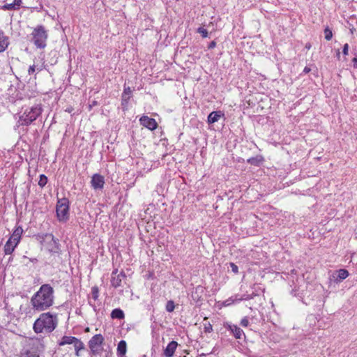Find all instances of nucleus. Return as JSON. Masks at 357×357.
I'll list each match as a JSON object with an SVG mask.
<instances>
[{
	"instance_id": "obj_1",
	"label": "nucleus",
	"mask_w": 357,
	"mask_h": 357,
	"mask_svg": "<svg viewBox=\"0 0 357 357\" xmlns=\"http://www.w3.org/2000/svg\"><path fill=\"white\" fill-rule=\"evenodd\" d=\"M54 289L50 284H42L31 298L32 308L38 312L47 310L54 304Z\"/></svg>"
},
{
	"instance_id": "obj_2",
	"label": "nucleus",
	"mask_w": 357,
	"mask_h": 357,
	"mask_svg": "<svg viewBox=\"0 0 357 357\" xmlns=\"http://www.w3.org/2000/svg\"><path fill=\"white\" fill-rule=\"evenodd\" d=\"M58 325L56 314L43 312L35 321L33 325V331L38 334L43 332L52 333Z\"/></svg>"
},
{
	"instance_id": "obj_3",
	"label": "nucleus",
	"mask_w": 357,
	"mask_h": 357,
	"mask_svg": "<svg viewBox=\"0 0 357 357\" xmlns=\"http://www.w3.org/2000/svg\"><path fill=\"white\" fill-rule=\"evenodd\" d=\"M43 111L40 104H36L25 108L21 112L18 123L20 126H29L41 116Z\"/></svg>"
},
{
	"instance_id": "obj_4",
	"label": "nucleus",
	"mask_w": 357,
	"mask_h": 357,
	"mask_svg": "<svg viewBox=\"0 0 357 357\" xmlns=\"http://www.w3.org/2000/svg\"><path fill=\"white\" fill-rule=\"evenodd\" d=\"M31 36V42L38 49H45L47 46V40L48 33L45 26L43 25H38L33 29Z\"/></svg>"
},
{
	"instance_id": "obj_5",
	"label": "nucleus",
	"mask_w": 357,
	"mask_h": 357,
	"mask_svg": "<svg viewBox=\"0 0 357 357\" xmlns=\"http://www.w3.org/2000/svg\"><path fill=\"white\" fill-rule=\"evenodd\" d=\"M70 202L68 198L58 199L56 205V214L58 220L66 222L69 220Z\"/></svg>"
},
{
	"instance_id": "obj_6",
	"label": "nucleus",
	"mask_w": 357,
	"mask_h": 357,
	"mask_svg": "<svg viewBox=\"0 0 357 357\" xmlns=\"http://www.w3.org/2000/svg\"><path fill=\"white\" fill-rule=\"evenodd\" d=\"M104 337L101 334L93 335L89 341L90 353L95 356H100L103 351Z\"/></svg>"
},
{
	"instance_id": "obj_7",
	"label": "nucleus",
	"mask_w": 357,
	"mask_h": 357,
	"mask_svg": "<svg viewBox=\"0 0 357 357\" xmlns=\"http://www.w3.org/2000/svg\"><path fill=\"white\" fill-rule=\"evenodd\" d=\"M252 293H245L243 294L240 297L238 295L235 296V299H233V297L229 298V299L225 301V305H229L231 303H234V301L239 302L241 301H247L252 299L255 297H259L260 292H263V289L258 285L255 284L252 287Z\"/></svg>"
},
{
	"instance_id": "obj_8",
	"label": "nucleus",
	"mask_w": 357,
	"mask_h": 357,
	"mask_svg": "<svg viewBox=\"0 0 357 357\" xmlns=\"http://www.w3.org/2000/svg\"><path fill=\"white\" fill-rule=\"evenodd\" d=\"M45 237L50 238L47 243V250L51 255H60L61 254V245L58 238H56L52 234H46Z\"/></svg>"
},
{
	"instance_id": "obj_9",
	"label": "nucleus",
	"mask_w": 357,
	"mask_h": 357,
	"mask_svg": "<svg viewBox=\"0 0 357 357\" xmlns=\"http://www.w3.org/2000/svg\"><path fill=\"white\" fill-rule=\"evenodd\" d=\"M126 278V273L123 271H121L119 273L118 269L115 268L112 271L111 277V285L114 288H118L122 286V281Z\"/></svg>"
},
{
	"instance_id": "obj_10",
	"label": "nucleus",
	"mask_w": 357,
	"mask_h": 357,
	"mask_svg": "<svg viewBox=\"0 0 357 357\" xmlns=\"http://www.w3.org/2000/svg\"><path fill=\"white\" fill-rule=\"evenodd\" d=\"M224 328L230 332V333L236 339H241L243 336L245 337L243 331L238 327L237 325H234L231 323L226 322L224 324Z\"/></svg>"
},
{
	"instance_id": "obj_11",
	"label": "nucleus",
	"mask_w": 357,
	"mask_h": 357,
	"mask_svg": "<svg viewBox=\"0 0 357 357\" xmlns=\"http://www.w3.org/2000/svg\"><path fill=\"white\" fill-rule=\"evenodd\" d=\"M139 123L142 126L150 130H155L158 128V123L156 121L146 115H143L140 117Z\"/></svg>"
},
{
	"instance_id": "obj_12",
	"label": "nucleus",
	"mask_w": 357,
	"mask_h": 357,
	"mask_svg": "<svg viewBox=\"0 0 357 357\" xmlns=\"http://www.w3.org/2000/svg\"><path fill=\"white\" fill-rule=\"evenodd\" d=\"M91 185L95 190H102L105 185V178L100 174H94L91 180Z\"/></svg>"
},
{
	"instance_id": "obj_13",
	"label": "nucleus",
	"mask_w": 357,
	"mask_h": 357,
	"mask_svg": "<svg viewBox=\"0 0 357 357\" xmlns=\"http://www.w3.org/2000/svg\"><path fill=\"white\" fill-rule=\"evenodd\" d=\"M222 118L225 119V114L222 111H213L208 115L207 123L208 124H213L218 122Z\"/></svg>"
},
{
	"instance_id": "obj_14",
	"label": "nucleus",
	"mask_w": 357,
	"mask_h": 357,
	"mask_svg": "<svg viewBox=\"0 0 357 357\" xmlns=\"http://www.w3.org/2000/svg\"><path fill=\"white\" fill-rule=\"evenodd\" d=\"M178 347L177 342L172 340L171 341L166 348L164 349L163 354L165 357H173L174 352Z\"/></svg>"
},
{
	"instance_id": "obj_15",
	"label": "nucleus",
	"mask_w": 357,
	"mask_h": 357,
	"mask_svg": "<svg viewBox=\"0 0 357 357\" xmlns=\"http://www.w3.org/2000/svg\"><path fill=\"white\" fill-rule=\"evenodd\" d=\"M9 45V37L2 30H0V53L6 51Z\"/></svg>"
},
{
	"instance_id": "obj_16",
	"label": "nucleus",
	"mask_w": 357,
	"mask_h": 357,
	"mask_svg": "<svg viewBox=\"0 0 357 357\" xmlns=\"http://www.w3.org/2000/svg\"><path fill=\"white\" fill-rule=\"evenodd\" d=\"M22 3V0H14L13 3H5L1 8L3 10H17L20 9Z\"/></svg>"
},
{
	"instance_id": "obj_17",
	"label": "nucleus",
	"mask_w": 357,
	"mask_h": 357,
	"mask_svg": "<svg viewBox=\"0 0 357 357\" xmlns=\"http://www.w3.org/2000/svg\"><path fill=\"white\" fill-rule=\"evenodd\" d=\"M23 233V229L21 226H17L15 227V229L13 231L12 235L9 238L11 241H13L14 243H19Z\"/></svg>"
},
{
	"instance_id": "obj_18",
	"label": "nucleus",
	"mask_w": 357,
	"mask_h": 357,
	"mask_svg": "<svg viewBox=\"0 0 357 357\" xmlns=\"http://www.w3.org/2000/svg\"><path fill=\"white\" fill-rule=\"evenodd\" d=\"M349 275V273L347 270L341 268L337 271L336 275H333V277L335 278V282L336 283H339L341 282L343 280L346 279Z\"/></svg>"
},
{
	"instance_id": "obj_19",
	"label": "nucleus",
	"mask_w": 357,
	"mask_h": 357,
	"mask_svg": "<svg viewBox=\"0 0 357 357\" xmlns=\"http://www.w3.org/2000/svg\"><path fill=\"white\" fill-rule=\"evenodd\" d=\"M127 351V344L125 340H121L117 345L118 357H125Z\"/></svg>"
},
{
	"instance_id": "obj_20",
	"label": "nucleus",
	"mask_w": 357,
	"mask_h": 357,
	"mask_svg": "<svg viewBox=\"0 0 357 357\" xmlns=\"http://www.w3.org/2000/svg\"><path fill=\"white\" fill-rule=\"evenodd\" d=\"M17 243H14L13 241L9 239L6 243L4 245V253L5 255H11L13 252L15 250V248L17 246Z\"/></svg>"
},
{
	"instance_id": "obj_21",
	"label": "nucleus",
	"mask_w": 357,
	"mask_h": 357,
	"mask_svg": "<svg viewBox=\"0 0 357 357\" xmlns=\"http://www.w3.org/2000/svg\"><path fill=\"white\" fill-rule=\"evenodd\" d=\"M77 340L78 339L75 337L64 335L63 337H62L61 341L59 342V346L72 344H74Z\"/></svg>"
},
{
	"instance_id": "obj_22",
	"label": "nucleus",
	"mask_w": 357,
	"mask_h": 357,
	"mask_svg": "<svg viewBox=\"0 0 357 357\" xmlns=\"http://www.w3.org/2000/svg\"><path fill=\"white\" fill-rule=\"evenodd\" d=\"M264 162V158L261 155L250 158L247 160V162L251 165L259 167Z\"/></svg>"
},
{
	"instance_id": "obj_23",
	"label": "nucleus",
	"mask_w": 357,
	"mask_h": 357,
	"mask_svg": "<svg viewBox=\"0 0 357 357\" xmlns=\"http://www.w3.org/2000/svg\"><path fill=\"white\" fill-rule=\"evenodd\" d=\"M125 314L121 308H115L111 312V318L113 319H123Z\"/></svg>"
},
{
	"instance_id": "obj_24",
	"label": "nucleus",
	"mask_w": 357,
	"mask_h": 357,
	"mask_svg": "<svg viewBox=\"0 0 357 357\" xmlns=\"http://www.w3.org/2000/svg\"><path fill=\"white\" fill-rule=\"evenodd\" d=\"M204 292L203 287L199 285L195 288L194 291L192 293V297L193 300L198 301L201 298V295L199 294H202Z\"/></svg>"
},
{
	"instance_id": "obj_25",
	"label": "nucleus",
	"mask_w": 357,
	"mask_h": 357,
	"mask_svg": "<svg viewBox=\"0 0 357 357\" xmlns=\"http://www.w3.org/2000/svg\"><path fill=\"white\" fill-rule=\"evenodd\" d=\"M74 347L75 350V355L77 356H79V351L84 349V343L78 339V340L74 344Z\"/></svg>"
},
{
	"instance_id": "obj_26",
	"label": "nucleus",
	"mask_w": 357,
	"mask_h": 357,
	"mask_svg": "<svg viewBox=\"0 0 357 357\" xmlns=\"http://www.w3.org/2000/svg\"><path fill=\"white\" fill-rule=\"evenodd\" d=\"M43 65H32V66H30L29 69H28V73L29 75H33L36 70L38 72H40L41 70H43Z\"/></svg>"
},
{
	"instance_id": "obj_27",
	"label": "nucleus",
	"mask_w": 357,
	"mask_h": 357,
	"mask_svg": "<svg viewBox=\"0 0 357 357\" xmlns=\"http://www.w3.org/2000/svg\"><path fill=\"white\" fill-rule=\"evenodd\" d=\"M130 100V98L121 97V109L123 112H126L128 110V105Z\"/></svg>"
},
{
	"instance_id": "obj_28",
	"label": "nucleus",
	"mask_w": 357,
	"mask_h": 357,
	"mask_svg": "<svg viewBox=\"0 0 357 357\" xmlns=\"http://www.w3.org/2000/svg\"><path fill=\"white\" fill-rule=\"evenodd\" d=\"M175 309L174 302L172 300L168 301L165 305V310L168 312H172Z\"/></svg>"
},
{
	"instance_id": "obj_29",
	"label": "nucleus",
	"mask_w": 357,
	"mask_h": 357,
	"mask_svg": "<svg viewBox=\"0 0 357 357\" xmlns=\"http://www.w3.org/2000/svg\"><path fill=\"white\" fill-rule=\"evenodd\" d=\"M47 183V177L45 174H40L38 181V185L40 188H43Z\"/></svg>"
},
{
	"instance_id": "obj_30",
	"label": "nucleus",
	"mask_w": 357,
	"mask_h": 357,
	"mask_svg": "<svg viewBox=\"0 0 357 357\" xmlns=\"http://www.w3.org/2000/svg\"><path fill=\"white\" fill-rule=\"evenodd\" d=\"M91 296L94 301L98 300L99 296V289L97 286H94L91 288Z\"/></svg>"
},
{
	"instance_id": "obj_31",
	"label": "nucleus",
	"mask_w": 357,
	"mask_h": 357,
	"mask_svg": "<svg viewBox=\"0 0 357 357\" xmlns=\"http://www.w3.org/2000/svg\"><path fill=\"white\" fill-rule=\"evenodd\" d=\"M131 93H132V90H131L130 87H129V86L126 87V86H124V89H123V91L122 93L121 97L130 98Z\"/></svg>"
},
{
	"instance_id": "obj_32",
	"label": "nucleus",
	"mask_w": 357,
	"mask_h": 357,
	"mask_svg": "<svg viewBox=\"0 0 357 357\" xmlns=\"http://www.w3.org/2000/svg\"><path fill=\"white\" fill-rule=\"evenodd\" d=\"M241 326L243 327L251 326L250 318L248 317H244L240 322Z\"/></svg>"
},
{
	"instance_id": "obj_33",
	"label": "nucleus",
	"mask_w": 357,
	"mask_h": 357,
	"mask_svg": "<svg viewBox=\"0 0 357 357\" xmlns=\"http://www.w3.org/2000/svg\"><path fill=\"white\" fill-rule=\"evenodd\" d=\"M324 35L326 40H330L333 38V32L328 26L324 29Z\"/></svg>"
},
{
	"instance_id": "obj_34",
	"label": "nucleus",
	"mask_w": 357,
	"mask_h": 357,
	"mask_svg": "<svg viewBox=\"0 0 357 357\" xmlns=\"http://www.w3.org/2000/svg\"><path fill=\"white\" fill-rule=\"evenodd\" d=\"M197 32L200 33L202 38H207L208 36V31L204 27H199L197 30Z\"/></svg>"
},
{
	"instance_id": "obj_35",
	"label": "nucleus",
	"mask_w": 357,
	"mask_h": 357,
	"mask_svg": "<svg viewBox=\"0 0 357 357\" xmlns=\"http://www.w3.org/2000/svg\"><path fill=\"white\" fill-rule=\"evenodd\" d=\"M204 331L206 333H210L213 331V326L210 322H207L204 324Z\"/></svg>"
},
{
	"instance_id": "obj_36",
	"label": "nucleus",
	"mask_w": 357,
	"mask_h": 357,
	"mask_svg": "<svg viewBox=\"0 0 357 357\" xmlns=\"http://www.w3.org/2000/svg\"><path fill=\"white\" fill-rule=\"evenodd\" d=\"M229 266L231 268V271L234 274H238V267L234 263L230 262V263H229Z\"/></svg>"
},
{
	"instance_id": "obj_37",
	"label": "nucleus",
	"mask_w": 357,
	"mask_h": 357,
	"mask_svg": "<svg viewBox=\"0 0 357 357\" xmlns=\"http://www.w3.org/2000/svg\"><path fill=\"white\" fill-rule=\"evenodd\" d=\"M342 54H343L344 56L348 55V54H349V45H348V43H345V44L343 45V47H342Z\"/></svg>"
},
{
	"instance_id": "obj_38",
	"label": "nucleus",
	"mask_w": 357,
	"mask_h": 357,
	"mask_svg": "<svg viewBox=\"0 0 357 357\" xmlns=\"http://www.w3.org/2000/svg\"><path fill=\"white\" fill-rule=\"evenodd\" d=\"M250 324L252 326L253 324H257V322H259L260 320L258 319L255 316H252L250 318Z\"/></svg>"
},
{
	"instance_id": "obj_39",
	"label": "nucleus",
	"mask_w": 357,
	"mask_h": 357,
	"mask_svg": "<svg viewBox=\"0 0 357 357\" xmlns=\"http://www.w3.org/2000/svg\"><path fill=\"white\" fill-rule=\"evenodd\" d=\"M26 356L27 357H40L39 354H38L36 352H33V351H28L26 352Z\"/></svg>"
},
{
	"instance_id": "obj_40",
	"label": "nucleus",
	"mask_w": 357,
	"mask_h": 357,
	"mask_svg": "<svg viewBox=\"0 0 357 357\" xmlns=\"http://www.w3.org/2000/svg\"><path fill=\"white\" fill-rule=\"evenodd\" d=\"M216 47V42L215 40H213L211 41L208 45V49L209 50H211V49H213Z\"/></svg>"
},
{
	"instance_id": "obj_41",
	"label": "nucleus",
	"mask_w": 357,
	"mask_h": 357,
	"mask_svg": "<svg viewBox=\"0 0 357 357\" xmlns=\"http://www.w3.org/2000/svg\"><path fill=\"white\" fill-rule=\"evenodd\" d=\"M290 294L294 296H299V294L297 293V289H296V287L294 289H291V291H290Z\"/></svg>"
},
{
	"instance_id": "obj_42",
	"label": "nucleus",
	"mask_w": 357,
	"mask_h": 357,
	"mask_svg": "<svg viewBox=\"0 0 357 357\" xmlns=\"http://www.w3.org/2000/svg\"><path fill=\"white\" fill-rule=\"evenodd\" d=\"M311 71V68L308 66H305L303 70L302 74H307Z\"/></svg>"
},
{
	"instance_id": "obj_43",
	"label": "nucleus",
	"mask_w": 357,
	"mask_h": 357,
	"mask_svg": "<svg viewBox=\"0 0 357 357\" xmlns=\"http://www.w3.org/2000/svg\"><path fill=\"white\" fill-rule=\"evenodd\" d=\"M352 62L354 63V68H357V54L352 59Z\"/></svg>"
},
{
	"instance_id": "obj_44",
	"label": "nucleus",
	"mask_w": 357,
	"mask_h": 357,
	"mask_svg": "<svg viewBox=\"0 0 357 357\" xmlns=\"http://www.w3.org/2000/svg\"><path fill=\"white\" fill-rule=\"evenodd\" d=\"M29 261L31 262H33V263H37L38 262V259L36 258H29Z\"/></svg>"
},
{
	"instance_id": "obj_45",
	"label": "nucleus",
	"mask_w": 357,
	"mask_h": 357,
	"mask_svg": "<svg viewBox=\"0 0 357 357\" xmlns=\"http://www.w3.org/2000/svg\"><path fill=\"white\" fill-rule=\"evenodd\" d=\"M98 105L97 101L93 100V101L91 102V104L90 105V107H92L93 106H96V105Z\"/></svg>"
},
{
	"instance_id": "obj_46",
	"label": "nucleus",
	"mask_w": 357,
	"mask_h": 357,
	"mask_svg": "<svg viewBox=\"0 0 357 357\" xmlns=\"http://www.w3.org/2000/svg\"><path fill=\"white\" fill-rule=\"evenodd\" d=\"M311 47V45L310 43H307L305 45V48L307 49V50H310Z\"/></svg>"
},
{
	"instance_id": "obj_47",
	"label": "nucleus",
	"mask_w": 357,
	"mask_h": 357,
	"mask_svg": "<svg viewBox=\"0 0 357 357\" xmlns=\"http://www.w3.org/2000/svg\"><path fill=\"white\" fill-rule=\"evenodd\" d=\"M336 56H337V59H340V52L339 50H337V55Z\"/></svg>"
},
{
	"instance_id": "obj_48",
	"label": "nucleus",
	"mask_w": 357,
	"mask_h": 357,
	"mask_svg": "<svg viewBox=\"0 0 357 357\" xmlns=\"http://www.w3.org/2000/svg\"><path fill=\"white\" fill-rule=\"evenodd\" d=\"M89 305H91V306L93 307V310H94L95 311H96V306H95V305L91 304V301H89Z\"/></svg>"
}]
</instances>
